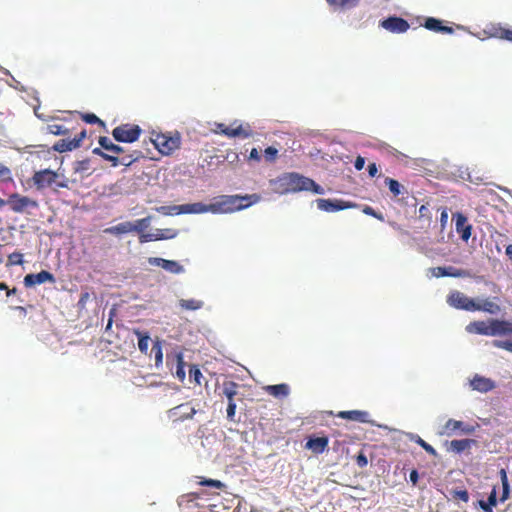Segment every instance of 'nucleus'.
Masks as SVG:
<instances>
[{
	"label": "nucleus",
	"mask_w": 512,
	"mask_h": 512,
	"mask_svg": "<svg viewBox=\"0 0 512 512\" xmlns=\"http://www.w3.org/2000/svg\"><path fill=\"white\" fill-rule=\"evenodd\" d=\"M270 185L273 191L280 195L297 193L300 191H312L315 194L324 193V189L314 180L296 172L283 173L277 178L271 180Z\"/></svg>",
	"instance_id": "nucleus-1"
},
{
	"label": "nucleus",
	"mask_w": 512,
	"mask_h": 512,
	"mask_svg": "<svg viewBox=\"0 0 512 512\" xmlns=\"http://www.w3.org/2000/svg\"><path fill=\"white\" fill-rule=\"evenodd\" d=\"M260 196L257 194L251 195H223L220 196L218 201L213 203L214 214L216 213H231L234 211L245 209L252 204L258 202Z\"/></svg>",
	"instance_id": "nucleus-2"
},
{
	"label": "nucleus",
	"mask_w": 512,
	"mask_h": 512,
	"mask_svg": "<svg viewBox=\"0 0 512 512\" xmlns=\"http://www.w3.org/2000/svg\"><path fill=\"white\" fill-rule=\"evenodd\" d=\"M150 142L162 155H170L180 148L181 138L178 134L170 136L162 133H153L150 137Z\"/></svg>",
	"instance_id": "nucleus-3"
},
{
	"label": "nucleus",
	"mask_w": 512,
	"mask_h": 512,
	"mask_svg": "<svg viewBox=\"0 0 512 512\" xmlns=\"http://www.w3.org/2000/svg\"><path fill=\"white\" fill-rule=\"evenodd\" d=\"M214 132L225 135L228 138L240 137L246 139L253 135L249 124L243 125L238 123V121H234L230 126H226L223 123H216Z\"/></svg>",
	"instance_id": "nucleus-4"
},
{
	"label": "nucleus",
	"mask_w": 512,
	"mask_h": 512,
	"mask_svg": "<svg viewBox=\"0 0 512 512\" xmlns=\"http://www.w3.org/2000/svg\"><path fill=\"white\" fill-rule=\"evenodd\" d=\"M142 129L136 124H121L112 130V136L117 142L133 143L137 141Z\"/></svg>",
	"instance_id": "nucleus-5"
},
{
	"label": "nucleus",
	"mask_w": 512,
	"mask_h": 512,
	"mask_svg": "<svg viewBox=\"0 0 512 512\" xmlns=\"http://www.w3.org/2000/svg\"><path fill=\"white\" fill-rule=\"evenodd\" d=\"M478 427H479L478 424L469 425V424H465L464 422L459 421V420L449 419L442 426L440 435L452 436L456 433H460V434H464V435H471L476 431V429Z\"/></svg>",
	"instance_id": "nucleus-6"
},
{
	"label": "nucleus",
	"mask_w": 512,
	"mask_h": 512,
	"mask_svg": "<svg viewBox=\"0 0 512 512\" xmlns=\"http://www.w3.org/2000/svg\"><path fill=\"white\" fill-rule=\"evenodd\" d=\"M447 303L459 310L474 311L475 309V300L456 290L447 296Z\"/></svg>",
	"instance_id": "nucleus-7"
},
{
	"label": "nucleus",
	"mask_w": 512,
	"mask_h": 512,
	"mask_svg": "<svg viewBox=\"0 0 512 512\" xmlns=\"http://www.w3.org/2000/svg\"><path fill=\"white\" fill-rule=\"evenodd\" d=\"M7 204L10 206L11 210L16 213H23L29 207L36 208L38 206L37 201L18 193L11 194L7 200Z\"/></svg>",
	"instance_id": "nucleus-8"
},
{
	"label": "nucleus",
	"mask_w": 512,
	"mask_h": 512,
	"mask_svg": "<svg viewBox=\"0 0 512 512\" xmlns=\"http://www.w3.org/2000/svg\"><path fill=\"white\" fill-rule=\"evenodd\" d=\"M379 26L395 34L405 33L410 28L408 21L398 16H389L380 21Z\"/></svg>",
	"instance_id": "nucleus-9"
},
{
	"label": "nucleus",
	"mask_w": 512,
	"mask_h": 512,
	"mask_svg": "<svg viewBox=\"0 0 512 512\" xmlns=\"http://www.w3.org/2000/svg\"><path fill=\"white\" fill-rule=\"evenodd\" d=\"M58 179V174L52 170L44 169L34 173L32 181L38 190L52 187Z\"/></svg>",
	"instance_id": "nucleus-10"
},
{
	"label": "nucleus",
	"mask_w": 512,
	"mask_h": 512,
	"mask_svg": "<svg viewBox=\"0 0 512 512\" xmlns=\"http://www.w3.org/2000/svg\"><path fill=\"white\" fill-rule=\"evenodd\" d=\"M86 138V130L83 129L73 139H61L53 145V150L59 153L72 151L81 146L82 141Z\"/></svg>",
	"instance_id": "nucleus-11"
},
{
	"label": "nucleus",
	"mask_w": 512,
	"mask_h": 512,
	"mask_svg": "<svg viewBox=\"0 0 512 512\" xmlns=\"http://www.w3.org/2000/svg\"><path fill=\"white\" fill-rule=\"evenodd\" d=\"M148 263L152 266L161 267L172 274H181L184 272V267L175 260H167L160 257H149Z\"/></svg>",
	"instance_id": "nucleus-12"
},
{
	"label": "nucleus",
	"mask_w": 512,
	"mask_h": 512,
	"mask_svg": "<svg viewBox=\"0 0 512 512\" xmlns=\"http://www.w3.org/2000/svg\"><path fill=\"white\" fill-rule=\"evenodd\" d=\"M178 235V231L172 228L157 229L155 233L141 234L139 236L140 243L150 241L173 239Z\"/></svg>",
	"instance_id": "nucleus-13"
},
{
	"label": "nucleus",
	"mask_w": 512,
	"mask_h": 512,
	"mask_svg": "<svg viewBox=\"0 0 512 512\" xmlns=\"http://www.w3.org/2000/svg\"><path fill=\"white\" fill-rule=\"evenodd\" d=\"M55 281H56L55 276L51 272L46 271V270H42L36 274H33V273L27 274L24 277V285L26 287H32V286L40 285V284H43L46 282L55 283Z\"/></svg>",
	"instance_id": "nucleus-14"
},
{
	"label": "nucleus",
	"mask_w": 512,
	"mask_h": 512,
	"mask_svg": "<svg viewBox=\"0 0 512 512\" xmlns=\"http://www.w3.org/2000/svg\"><path fill=\"white\" fill-rule=\"evenodd\" d=\"M328 444L329 438L327 436H309L305 443V449L310 450L315 455H319L327 449Z\"/></svg>",
	"instance_id": "nucleus-15"
},
{
	"label": "nucleus",
	"mask_w": 512,
	"mask_h": 512,
	"mask_svg": "<svg viewBox=\"0 0 512 512\" xmlns=\"http://www.w3.org/2000/svg\"><path fill=\"white\" fill-rule=\"evenodd\" d=\"M466 330L468 333H471V334L493 336L492 319H489L487 321L479 320V321L470 322L466 326Z\"/></svg>",
	"instance_id": "nucleus-16"
},
{
	"label": "nucleus",
	"mask_w": 512,
	"mask_h": 512,
	"mask_svg": "<svg viewBox=\"0 0 512 512\" xmlns=\"http://www.w3.org/2000/svg\"><path fill=\"white\" fill-rule=\"evenodd\" d=\"M141 157H142V152L141 151H133V153H131L129 155H125V156H123L121 158H119L115 154H108L107 153L105 158H104V160L111 162V165L113 167H117L119 165L129 166V165H131L133 162L137 161Z\"/></svg>",
	"instance_id": "nucleus-17"
},
{
	"label": "nucleus",
	"mask_w": 512,
	"mask_h": 512,
	"mask_svg": "<svg viewBox=\"0 0 512 512\" xmlns=\"http://www.w3.org/2000/svg\"><path fill=\"white\" fill-rule=\"evenodd\" d=\"M456 231L463 241H468L472 233V225L468 223L467 217L462 213H456Z\"/></svg>",
	"instance_id": "nucleus-18"
},
{
	"label": "nucleus",
	"mask_w": 512,
	"mask_h": 512,
	"mask_svg": "<svg viewBox=\"0 0 512 512\" xmlns=\"http://www.w3.org/2000/svg\"><path fill=\"white\" fill-rule=\"evenodd\" d=\"M318 209L325 212H335L339 210H343L349 207L345 202L340 200H331V199H317L316 200Z\"/></svg>",
	"instance_id": "nucleus-19"
},
{
	"label": "nucleus",
	"mask_w": 512,
	"mask_h": 512,
	"mask_svg": "<svg viewBox=\"0 0 512 512\" xmlns=\"http://www.w3.org/2000/svg\"><path fill=\"white\" fill-rule=\"evenodd\" d=\"M493 336L512 335V320L492 319Z\"/></svg>",
	"instance_id": "nucleus-20"
},
{
	"label": "nucleus",
	"mask_w": 512,
	"mask_h": 512,
	"mask_svg": "<svg viewBox=\"0 0 512 512\" xmlns=\"http://www.w3.org/2000/svg\"><path fill=\"white\" fill-rule=\"evenodd\" d=\"M182 214H201L206 212L214 213L212 204H203L201 202L181 205Z\"/></svg>",
	"instance_id": "nucleus-21"
},
{
	"label": "nucleus",
	"mask_w": 512,
	"mask_h": 512,
	"mask_svg": "<svg viewBox=\"0 0 512 512\" xmlns=\"http://www.w3.org/2000/svg\"><path fill=\"white\" fill-rule=\"evenodd\" d=\"M471 386L474 390L485 393V392L493 390L495 387V383L493 380H491L489 378L476 375L471 380Z\"/></svg>",
	"instance_id": "nucleus-22"
},
{
	"label": "nucleus",
	"mask_w": 512,
	"mask_h": 512,
	"mask_svg": "<svg viewBox=\"0 0 512 512\" xmlns=\"http://www.w3.org/2000/svg\"><path fill=\"white\" fill-rule=\"evenodd\" d=\"M426 29L437 32V33H446L451 34L453 33V28L449 26L443 25V22L439 19L429 17L425 20V23L423 25Z\"/></svg>",
	"instance_id": "nucleus-23"
},
{
	"label": "nucleus",
	"mask_w": 512,
	"mask_h": 512,
	"mask_svg": "<svg viewBox=\"0 0 512 512\" xmlns=\"http://www.w3.org/2000/svg\"><path fill=\"white\" fill-rule=\"evenodd\" d=\"M238 388L239 384L228 380L224 381L222 384L221 392L219 393L220 396L226 397L228 403H234V397L238 394Z\"/></svg>",
	"instance_id": "nucleus-24"
},
{
	"label": "nucleus",
	"mask_w": 512,
	"mask_h": 512,
	"mask_svg": "<svg viewBox=\"0 0 512 512\" xmlns=\"http://www.w3.org/2000/svg\"><path fill=\"white\" fill-rule=\"evenodd\" d=\"M432 273L435 277H463L466 275V272L462 269H457L454 267H435L432 269Z\"/></svg>",
	"instance_id": "nucleus-25"
},
{
	"label": "nucleus",
	"mask_w": 512,
	"mask_h": 512,
	"mask_svg": "<svg viewBox=\"0 0 512 512\" xmlns=\"http://www.w3.org/2000/svg\"><path fill=\"white\" fill-rule=\"evenodd\" d=\"M337 416L342 419L364 423L367 422L369 414L366 411L350 410L340 411Z\"/></svg>",
	"instance_id": "nucleus-26"
},
{
	"label": "nucleus",
	"mask_w": 512,
	"mask_h": 512,
	"mask_svg": "<svg viewBox=\"0 0 512 512\" xmlns=\"http://www.w3.org/2000/svg\"><path fill=\"white\" fill-rule=\"evenodd\" d=\"M264 390L275 398H285L290 393V388L287 384L281 383L276 385H268L264 387Z\"/></svg>",
	"instance_id": "nucleus-27"
},
{
	"label": "nucleus",
	"mask_w": 512,
	"mask_h": 512,
	"mask_svg": "<svg viewBox=\"0 0 512 512\" xmlns=\"http://www.w3.org/2000/svg\"><path fill=\"white\" fill-rule=\"evenodd\" d=\"M477 441L474 439H459L452 440L450 442V449L455 453H462L466 450H469L472 446H475Z\"/></svg>",
	"instance_id": "nucleus-28"
},
{
	"label": "nucleus",
	"mask_w": 512,
	"mask_h": 512,
	"mask_svg": "<svg viewBox=\"0 0 512 512\" xmlns=\"http://www.w3.org/2000/svg\"><path fill=\"white\" fill-rule=\"evenodd\" d=\"M171 412L174 416H177L178 419L185 420L192 418L195 415L196 410L194 407L182 404L172 409Z\"/></svg>",
	"instance_id": "nucleus-29"
},
{
	"label": "nucleus",
	"mask_w": 512,
	"mask_h": 512,
	"mask_svg": "<svg viewBox=\"0 0 512 512\" xmlns=\"http://www.w3.org/2000/svg\"><path fill=\"white\" fill-rule=\"evenodd\" d=\"M474 311H484L490 314H495L500 311V306L490 299H485L481 302L475 301Z\"/></svg>",
	"instance_id": "nucleus-30"
},
{
	"label": "nucleus",
	"mask_w": 512,
	"mask_h": 512,
	"mask_svg": "<svg viewBox=\"0 0 512 512\" xmlns=\"http://www.w3.org/2000/svg\"><path fill=\"white\" fill-rule=\"evenodd\" d=\"M327 4L335 10H348L358 6L360 0H326Z\"/></svg>",
	"instance_id": "nucleus-31"
},
{
	"label": "nucleus",
	"mask_w": 512,
	"mask_h": 512,
	"mask_svg": "<svg viewBox=\"0 0 512 512\" xmlns=\"http://www.w3.org/2000/svg\"><path fill=\"white\" fill-rule=\"evenodd\" d=\"M99 145L106 151L111 152L115 155H120L124 153V148L120 145L114 144L108 137L101 136L99 137Z\"/></svg>",
	"instance_id": "nucleus-32"
},
{
	"label": "nucleus",
	"mask_w": 512,
	"mask_h": 512,
	"mask_svg": "<svg viewBox=\"0 0 512 512\" xmlns=\"http://www.w3.org/2000/svg\"><path fill=\"white\" fill-rule=\"evenodd\" d=\"M132 229H135L134 227H132V222L126 221V222L119 223L115 226L106 228L104 230V232L107 234L120 235V234H126V233L133 232Z\"/></svg>",
	"instance_id": "nucleus-33"
},
{
	"label": "nucleus",
	"mask_w": 512,
	"mask_h": 512,
	"mask_svg": "<svg viewBox=\"0 0 512 512\" xmlns=\"http://www.w3.org/2000/svg\"><path fill=\"white\" fill-rule=\"evenodd\" d=\"M385 184L388 186L390 192L394 197H398L400 195L407 193L406 188L393 178L386 177Z\"/></svg>",
	"instance_id": "nucleus-34"
},
{
	"label": "nucleus",
	"mask_w": 512,
	"mask_h": 512,
	"mask_svg": "<svg viewBox=\"0 0 512 512\" xmlns=\"http://www.w3.org/2000/svg\"><path fill=\"white\" fill-rule=\"evenodd\" d=\"M492 37L512 42V28L501 26L493 27L490 34Z\"/></svg>",
	"instance_id": "nucleus-35"
},
{
	"label": "nucleus",
	"mask_w": 512,
	"mask_h": 512,
	"mask_svg": "<svg viewBox=\"0 0 512 512\" xmlns=\"http://www.w3.org/2000/svg\"><path fill=\"white\" fill-rule=\"evenodd\" d=\"M151 223V216H147L145 218H141L136 220L135 222H132V227L135 229H132L133 232H137L139 236L141 234H144L143 231L150 226Z\"/></svg>",
	"instance_id": "nucleus-36"
},
{
	"label": "nucleus",
	"mask_w": 512,
	"mask_h": 512,
	"mask_svg": "<svg viewBox=\"0 0 512 512\" xmlns=\"http://www.w3.org/2000/svg\"><path fill=\"white\" fill-rule=\"evenodd\" d=\"M179 305L185 310H198L202 308L203 302L196 299H181Z\"/></svg>",
	"instance_id": "nucleus-37"
},
{
	"label": "nucleus",
	"mask_w": 512,
	"mask_h": 512,
	"mask_svg": "<svg viewBox=\"0 0 512 512\" xmlns=\"http://www.w3.org/2000/svg\"><path fill=\"white\" fill-rule=\"evenodd\" d=\"M175 359H176V362H177L176 377L180 381H183L185 379V375L186 374H185V362H184L182 353L181 352L176 353Z\"/></svg>",
	"instance_id": "nucleus-38"
},
{
	"label": "nucleus",
	"mask_w": 512,
	"mask_h": 512,
	"mask_svg": "<svg viewBox=\"0 0 512 512\" xmlns=\"http://www.w3.org/2000/svg\"><path fill=\"white\" fill-rule=\"evenodd\" d=\"M155 210L163 215H178L182 214L181 205L173 206H160L156 207Z\"/></svg>",
	"instance_id": "nucleus-39"
},
{
	"label": "nucleus",
	"mask_w": 512,
	"mask_h": 512,
	"mask_svg": "<svg viewBox=\"0 0 512 512\" xmlns=\"http://www.w3.org/2000/svg\"><path fill=\"white\" fill-rule=\"evenodd\" d=\"M500 476H501V483H502V487H503L502 496L500 498V501L504 502L509 497V482H508V477H507V473H506L505 469L500 470Z\"/></svg>",
	"instance_id": "nucleus-40"
},
{
	"label": "nucleus",
	"mask_w": 512,
	"mask_h": 512,
	"mask_svg": "<svg viewBox=\"0 0 512 512\" xmlns=\"http://www.w3.org/2000/svg\"><path fill=\"white\" fill-rule=\"evenodd\" d=\"M136 335L138 336V348L142 353H147L149 348V336L147 333H142L140 331H136Z\"/></svg>",
	"instance_id": "nucleus-41"
},
{
	"label": "nucleus",
	"mask_w": 512,
	"mask_h": 512,
	"mask_svg": "<svg viewBox=\"0 0 512 512\" xmlns=\"http://www.w3.org/2000/svg\"><path fill=\"white\" fill-rule=\"evenodd\" d=\"M47 131L50 134L57 135V136H59V135L66 136L70 133L69 128H66L65 126L60 125V124H49L47 126Z\"/></svg>",
	"instance_id": "nucleus-42"
},
{
	"label": "nucleus",
	"mask_w": 512,
	"mask_h": 512,
	"mask_svg": "<svg viewBox=\"0 0 512 512\" xmlns=\"http://www.w3.org/2000/svg\"><path fill=\"white\" fill-rule=\"evenodd\" d=\"M151 351H152V353H154L156 366H159L160 364H162L163 352H162V346H161L160 341H156L153 343Z\"/></svg>",
	"instance_id": "nucleus-43"
},
{
	"label": "nucleus",
	"mask_w": 512,
	"mask_h": 512,
	"mask_svg": "<svg viewBox=\"0 0 512 512\" xmlns=\"http://www.w3.org/2000/svg\"><path fill=\"white\" fill-rule=\"evenodd\" d=\"M199 484L201 486H207V487L215 488L218 490H223L226 488V485L223 482H221L219 480H214V479L202 478V480L199 481Z\"/></svg>",
	"instance_id": "nucleus-44"
},
{
	"label": "nucleus",
	"mask_w": 512,
	"mask_h": 512,
	"mask_svg": "<svg viewBox=\"0 0 512 512\" xmlns=\"http://www.w3.org/2000/svg\"><path fill=\"white\" fill-rule=\"evenodd\" d=\"M414 442L421 446L428 454L432 456H437V451L426 441H424L420 436L416 435L413 438Z\"/></svg>",
	"instance_id": "nucleus-45"
},
{
	"label": "nucleus",
	"mask_w": 512,
	"mask_h": 512,
	"mask_svg": "<svg viewBox=\"0 0 512 512\" xmlns=\"http://www.w3.org/2000/svg\"><path fill=\"white\" fill-rule=\"evenodd\" d=\"M203 377L200 369L196 365H191L189 369V378L191 381H194L196 384H201V378Z\"/></svg>",
	"instance_id": "nucleus-46"
},
{
	"label": "nucleus",
	"mask_w": 512,
	"mask_h": 512,
	"mask_svg": "<svg viewBox=\"0 0 512 512\" xmlns=\"http://www.w3.org/2000/svg\"><path fill=\"white\" fill-rule=\"evenodd\" d=\"M89 169H90V160L89 159L76 161L74 163V171L76 173H84V172H87Z\"/></svg>",
	"instance_id": "nucleus-47"
},
{
	"label": "nucleus",
	"mask_w": 512,
	"mask_h": 512,
	"mask_svg": "<svg viewBox=\"0 0 512 512\" xmlns=\"http://www.w3.org/2000/svg\"><path fill=\"white\" fill-rule=\"evenodd\" d=\"M82 119H83L86 123H88V124H96V123H98V124H100V125H102V126H104V125H105V124H104V122H103L101 119H99V118H98L95 114H93V113H86V114H82Z\"/></svg>",
	"instance_id": "nucleus-48"
},
{
	"label": "nucleus",
	"mask_w": 512,
	"mask_h": 512,
	"mask_svg": "<svg viewBox=\"0 0 512 512\" xmlns=\"http://www.w3.org/2000/svg\"><path fill=\"white\" fill-rule=\"evenodd\" d=\"M494 347L501 348L507 350L512 353V341L511 340H494L492 342Z\"/></svg>",
	"instance_id": "nucleus-49"
},
{
	"label": "nucleus",
	"mask_w": 512,
	"mask_h": 512,
	"mask_svg": "<svg viewBox=\"0 0 512 512\" xmlns=\"http://www.w3.org/2000/svg\"><path fill=\"white\" fill-rule=\"evenodd\" d=\"M277 154L278 150L272 146H269L264 150V157L268 162L275 161Z\"/></svg>",
	"instance_id": "nucleus-50"
},
{
	"label": "nucleus",
	"mask_w": 512,
	"mask_h": 512,
	"mask_svg": "<svg viewBox=\"0 0 512 512\" xmlns=\"http://www.w3.org/2000/svg\"><path fill=\"white\" fill-rule=\"evenodd\" d=\"M8 260L12 265H21L23 263V255L19 252H14L8 256Z\"/></svg>",
	"instance_id": "nucleus-51"
},
{
	"label": "nucleus",
	"mask_w": 512,
	"mask_h": 512,
	"mask_svg": "<svg viewBox=\"0 0 512 512\" xmlns=\"http://www.w3.org/2000/svg\"><path fill=\"white\" fill-rule=\"evenodd\" d=\"M227 419L231 422L235 421V415H236V403L229 402L227 405Z\"/></svg>",
	"instance_id": "nucleus-52"
},
{
	"label": "nucleus",
	"mask_w": 512,
	"mask_h": 512,
	"mask_svg": "<svg viewBox=\"0 0 512 512\" xmlns=\"http://www.w3.org/2000/svg\"><path fill=\"white\" fill-rule=\"evenodd\" d=\"M363 212L366 214V215H369V216H372V217H375L379 220H383V215L380 214V213H377L371 206H365L363 208Z\"/></svg>",
	"instance_id": "nucleus-53"
},
{
	"label": "nucleus",
	"mask_w": 512,
	"mask_h": 512,
	"mask_svg": "<svg viewBox=\"0 0 512 512\" xmlns=\"http://www.w3.org/2000/svg\"><path fill=\"white\" fill-rule=\"evenodd\" d=\"M419 218L431 219V212L428 205H421L419 208Z\"/></svg>",
	"instance_id": "nucleus-54"
},
{
	"label": "nucleus",
	"mask_w": 512,
	"mask_h": 512,
	"mask_svg": "<svg viewBox=\"0 0 512 512\" xmlns=\"http://www.w3.org/2000/svg\"><path fill=\"white\" fill-rule=\"evenodd\" d=\"M496 504H497V492H496V488L494 487L488 496L487 507H489V506L494 507V506H496Z\"/></svg>",
	"instance_id": "nucleus-55"
},
{
	"label": "nucleus",
	"mask_w": 512,
	"mask_h": 512,
	"mask_svg": "<svg viewBox=\"0 0 512 512\" xmlns=\"http://www.w3.org/2000/svg\"><path fill=\"white\" fill-rule=\"evenodd\" d=\"M454 497L456 499H459V500L463 501V502H468L469 501V493H468L467 490L455 491Z\"/></svg>",
	"instance_id": "nucleus-56"
},
{
	"label": "nucleus",
	"mask_w": 512,
	"mask_h": 512,
	"mask_svg": "<svg viewBox=\"0 0 512 512\" xmlns=\"http://www.w3.org/2000/svg\"><path fill=\"white\" fill-rule=\"evenodd\" d=\"M356 464L360 467V468H363V467H366L367 464H368V459L367 457L365 456L364 453H359V455L356 457Z\"/></svg>",
	"instance_id": "nucleus-57"
},
{
	"label": "nucleus",
	"mask_w": 512,
	"mask_h": 512,
	"mask_svg": "<svg viewBox=\"0 0 512 512\" xmlns=\"http://www.w3.org/2000/svg\"><path fill=\"white\" fill-rule=\"evenodd\" d=\"M89 299H90V294H89L88 292H83V293H81V295H80V299H79V301H78V306H79L80 308H84V307H85V305H86V303H87V301H88Z\"/></svg>",
	"instance_id": "nucleus-58"
},
{
	"label": "nucleus",
	"mask_w": 512,
	"mask_h": 512,
	"mask_svg": "<svg viewBox=\"0 0 512 512\" xmlns=\"http://www.w3.org/2000/svg\"><path fill=\"white\" fill-rule=\"evenodd\" d=\"M365 159L362 156H358L354 162V167L356 170L360 171L364 168Z\"/></svg>",
	"instance_id": "nucleus-59"
},
{
	"label": "nucleus",
	"mask_w": 512,
	"mask_h": 512,
	"mask_svg": "<svg viewBox=\"0 0 512 512\" xmlns=\"http://www.w3.org/2000/svg\"><path fill=\"white\" fill-rule=\"evenodd\" d=\"M249 159L259 162L261 160V156L256 148H252L249 154Z\"/></svg>",
	"instance_id": "nucleus-60"
},
{
	"label": "nucleus",
	"mask_w": 512,
	"mask_h": 512,
	"mask_svg": "<svg viewBox=\"0 0 512 512\" xmlns=\"http://www.w3.org/2000/svg\"><path fill=\"white\" fill-rule=\"evenodd\" d=\"M378 172V168H377V165L375 163H370L368 165V174L370 177H374L376 176Z\"/></svg>",
	"instance_id": "nucleus-61"
},
{
	"label": "nucleus",
	"mask_w": 512,
	"mask_h": 512,
	"mask_svg": "<svg viewBox=\"0 0 512 512\" xmlns=\"http://www.w3.org/2000/svg\"><path fill=\"white\" fill-rule=\"evenodd\" d=\"M409 478H410V481L412 482V484L416 485L418 482V479H419V474H418L417 470H415V469L412 470L410 472Z\"/></svg>",
	"instance_id": "nucleus-62"
},
{
	"label": "nucleus",
	"mask_w": 512,
	"mask_h": 512,
	"mask_svg": "<svg viewBox=\"0 0 512 512\" xmlns=\"http://www.w3.org/2000/svg\"><path fill=\"white\" fill-rule=\"evenodd\" d=\"M53 185H55L54 190H57L58 188H68V181L66 179L62 181H58L56 179V183H54Z\"/></svg>",
	"instance_id": "nucleus-63"
},
{
	"label": "nucleus",
	"mask_w": 512,
	"mask_h": 512,
	"mask_svg": "<svg viewBox=\"0 0 512 512\" xmlns=\"http://www.w3.org/2000/svg\"><path fill=\"white\" fill-rule=\"evenodd\" d=\"M92 153H93V154H95V155H98V156L102 157L103 159L105 158V156H106V154H107L105 151H103V148H102V147L94 148V149L92 150Z\"/></svg>",
	"instance_id": "nucleus-64"
}]
</instances>
